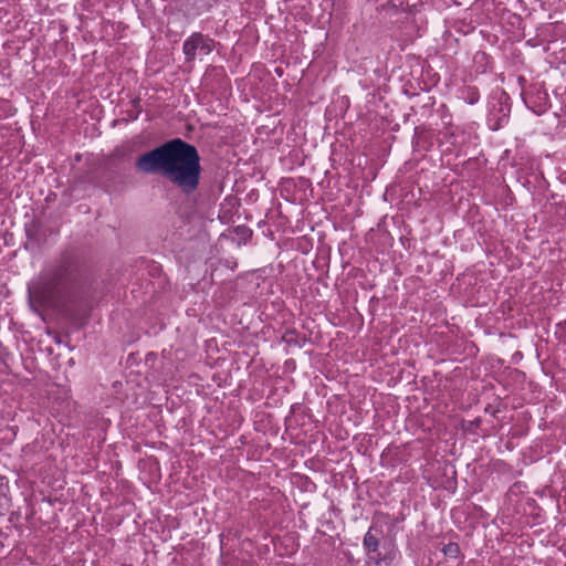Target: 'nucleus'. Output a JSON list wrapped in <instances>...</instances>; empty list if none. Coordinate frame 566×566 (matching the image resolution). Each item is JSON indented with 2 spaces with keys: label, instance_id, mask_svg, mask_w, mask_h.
I'll list each match as a JSON object with an SVG mask.
<instances>
[{
  "label": "nucleus",
  "instance_id": "nucleus-1",
  "mask_svg": "<svg viewBox=\"0 0 566 566\" xmlns=\"http://www.w3.org/2000/svg\"><path fill=\"white\" fill-rule=\"evenodd\" d=\"M135 168L145 175H161L186 197L198 191L203 170L198 149L181 138H172L139 155Z\"/></svg>",
  "mask_w": 566,
  "mask_h": 566
},
{
  "label": "nucleus",
  "instance_id": "nucleus-2",
  "mask_svg": "<svg viewBox=\"0 0 566 566\" xmlns=\"http://www.w3.org/2000/svg\"><path fill=\"white\" fill-rule=\"evenodd\" d=\"M81 273L75 258L61 255L41 271L28 286L30 301L41 307L70 302L80 286Z\"/></svg>",
  "mask_w": 566,
  "mask_h": 566
},
{
  "label": "nucleus",
  "instance_id": "nucleus-3",
  "mask_svg": "<svg viewBox=\"0 0 566 566\" xmlns=\"http://www.w3.org/2000/svg\"><path fill=\"white\" fill-rule=\"evenodd\" d=\"M216 46V41L201 32H193L182 44V53L187 62L196 59L197 53L208 55Z\"/></svg>",
  "mask_w": 566,
  "mask_h": 566
},
{
  "label": "nucleus",
  "instance_id": "nucleus-4",
  "mask_svg": "<svg viewBox=\"0 0 566 566\" xmlns=\"http://www.w3.org/2000/svg\"><path fill=\"white\" fill-rule=\"evenodd\" d=\"M381 530L371 525L363 538V547L368 556V559L376 565L385 560V556L380 553V536Z\"/></svg>",
  "mask_w": 566,
  "mask_h": 566
},
{
  "label": "nucleus",
  "instance_id": "nucleus-5",
  "mask_svg": "<svg viewBox=\"0 0 566 566\" xmlns=\"http://www.w3.org/2000/svg\"><path fill=\"white\" fill-rule=\"evenodd\" d=\"M506 99L507 97L502 95L496 102L491 103L488 120L493 130L500 129L509 120L511 107Z\"/></svg>",
  "mask_w": 566,
  "mask_h": 566
},
{
  "label": "nucleus",
  "instance_id": "nucleus-6",
  "mask_svg": "<svg viewBox=\"0 0 566 566\" xmlns=\"http://www.w3.org/2000/svg\"><path fill=\"white\" fill-rule=\"evenodd\" d=\"M282 342L287 346L302 348L306 343V337L296 329H286L282 336Z\"/></svg>",
  "mask_w": 566,
  "mask_h": 566
},
{
  "label": "nucleus",
  "instance_id": "nucleus-7",
  "mask_svg": "<svg viewBox=\"0 0 566 566\" xmlns=\"http://www.w3.org/2000/svg\"><path fill=\"white\" fill-rule=\"evenodd\" d=\"M459 98L469 105H474L480 99V91L475 86H463L459 90Z\"/></svg>",
  "mask_w": 566,
  "mask_h": 566
},
{
  "label": "nucleus",
  "instance_id": "nucleus-8",
  "mask_svg": "<svg viewBox=\"0 0 566 566\" xmlns=\"http://www.w3.org/2000/svg\"><path fill=\"white\" fill-rule=\"evenodd\" d=\"M443 554L450 558H458L460 556V546L458 543H449L442 548Z\"/></svg>",
  "mask_w": 566,
  "mask_h": 566
},
{
  "label": "nucleus",
  "instance_id": "nucleus-9",
  "mask_svg": "<svg viewBox=\"0 0 566 566\" xmlns=\"http://www.w3.org/2000/svg\"><path fill=\"white\" fill-rule=\"evenodd\" d=\"M130 104H132L133 108L135 109V115H130V119L136 120L138 118L139 114L142 113L140 98L136 97V98L132 99Z\"/></svg>",
  "mask_w": 566,
  "mask_h": 566
},
{
  "label": "nucleus",
  "instance_id": "nucleus-10",
  "mask_svg": "<svg viewBox=\"0 0 566 566\" xmlns=\"http://www.w3.org/2000/svg\"><path fill=\"white\" fill-rule=\"evenodd\" d=\"M562 325L566 326V321L564 322V324L559 323L557 326H562Z\"/></svg>",
  "mask_w": 566,
  "mask_h": 566
}]
</instances>
